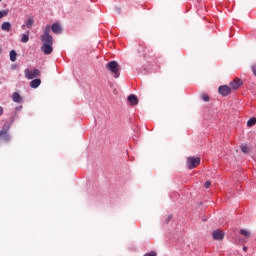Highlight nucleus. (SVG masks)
<instances>
[{
    "mask_svg": "<svg viewBox=\"0 0 256 256\" xmlns=\"http://www.w3.org/2000/svg\"><path fill=\"white\" fill-rule=\"evenodd\" d=\"M7 15H9V10L0 11V19H3V17H7Z\"/></svg>",
    "mask_w": 256,
    "mask_h": 256,
    "instance_id": "6ab92c4d",
    "label": "nucleus"
},
{
    "mask_svg": "<svg viewBox=\"0 0 256 256\" xmlns=\"http://www.w3.org/2000/svg\"><path fill=\"white\" fill-rule=\"evenodd\" d=\"M202 97H208V95L206 93L202 94Z\"/></svg>",
    "mask_w": 256,
    "mask_h": 256,
    "instance_id": "c85d7f7f",
    "label": "nucleus"
},
{
    "mask_svg": "<svg viewBox=\"0 0 256 256\" xmlns=\"http://www.w3.org/2000/svg\"><path fill=\"white\" fill-rule=\"evenodd\" d=\"M171 219H173V215H168L166 218V223H169Z\"/></svg>",
    "mask_w": 256,
    "mask_h": 256,
    "instance_id": "393cba45",
    "label": "nucleus"
},
{
    "mask_svg": "<svg viewBox=\"0 0 256 256\" xmlns=\"http://www.w3.org/2000/svg\"><path fill=\"white\" fill-rule=\"evenodd\" d=\"M143 256H156V252L152 251V252L144 254Z\"/></svg>",
    "mask_w": 256,
    "mask_h": 256,
    "instance_id": "b1692460",
    "label": "nucleus"
},
{
    "mask_svg": "<svg viewBox=\"0 0 256 256\" xmlns=\"http://www.w3.org/2000/svg\"><path fill=\"white\" fill-rule=\"evenodd\" d=\"M42 42L44 45H53V37L49 34L42 35Z\"/></svg>",
    "mask_w": 256,
    "mask_h": 256,
    "instance_id": "6e6552de",
    "label": "nucleus"
},
{
    "mask_svg": "<svg viewBox=\"0 0 256 256\" xmlns=\"http://www.w3.org/2000/svg\"><path fill=\"white\" fill-rule=\"evenodd\" d=\"M1 29L2 31H6L7 33H9V31H11V24L9 22H3L1 25Z\"/></svg>",
    "mask_w": 256,
    "mask_h": 256,
    "instance_id": "ddd939ff",
    "label": "nucleus"
},
{
    "mask_svg": "<svg viewBox=\"0 0 256 256\" xmlns=\"http://www.w3.org/2000/svg\"><path fill=\"white\" fill-rule=\"evenodd\" d=\"M3 49L0 47V54L2 53Z\"/></svg>",
    "mask_w": 256,
    "mask_h": 256,
    "instance_id": "c756f323",
    "label": "nucleus"
},
{
    "mask_svg": "<svg viewBox=\"0 0 256 256\" xmlns=\"http://www.w3.org/2000/svg\"><path fill=\"white\" fill-rule=\"evenodd\" d=\"M0 137L4 141H11V135H9L8 130H5V129L1 130Z\"/></svg>",
    "mask_w": 256,
    "mask_h": 256,
    "instance_id": "9d476101",
    "label": "nucleus"
},
{
    "mask_svg": "<svg viewBox=\"0 0 256 256\" xmlns=\"http://www.w3.org/2000/svg\"><path fill=\"white\" fill-rule=\"evenodd\" d=\"M39 85H41V79L37 78V79H34L30 82V87L32 89H37V87H39Z\"/></svg>",
    "mask_w": 256,
    "mask_h": 256,
    "instance_id": "f8f14e48",
    "label": "nucleus"
},
{
    "mask_svg": "<svg viewBox=\"0 0 256 256\" xmlns=\"http://www.w3.org/2000/svg\"><path fill=\"white\" fill-rule=\"evenodd\" d=\"M210 186H211V182L210 181H207V182L204 183L205 189H209Z\"/></svg>",
    "mask_w": 256,
    "mask_h": 256,
    "instance_id": "5701e85b",
    "label": "nucleus"
},
{
    "mask_svg": "<svg viewBox=\"0 0 256 256\" xmlns=\"http://www.w3.org/2000/svg\"><path fill=\"white\" fill-rule=\"evenodd\" d=\"M42 51L44 55H51L53 53V44H43Z\"/></svg>",
    "mask_w": 256,
    "mask_h": 256,
    "instance_id": "0eeeda50",
    "label": "nucleus"
},
{
    "mask_svg": "<svg viewBox=\"0 0 256 256\" xmlns=\"http://www.w3.org/2000/svg\"><path fill=\"white\" fill-rule=\"evenodd\" d=\"M243 250H244V251H247V247H244Z\"/></svg>",
    "mask_w": 256,
    "mask_h": 256,
    "instance_id": "2f4dec72",
    "label": "nucleus"
},
{
    "mask_svg": "<svg viewBox=\"0 0 256 256\" xmlns=\"http://www.w3.org/2000/svg\"><path fill=\"white\" fill-rule=\"evenodd\" d=\"M108 71H110L115 79L119 78V64L115 61H110L107 65H106Z\"/></svg>",
    "mask_w": 256,
    "mask_h": 256,
    "instance_id": "f257e3e1",
    "label": "nucleus"
},
{
    "mask_svg": "<svg viewBox=\"0 0 256 256\" xmlns=\"http://www.w3.org/2000/svg\"><path fill=\"white\" fill-rule=\"evenodd\" d=\"M13 102L21 103V102H23V98H21V97H13Z\"/></svg>",
    "mask_w": 256,
    "mask_h": 256,
    "instance_id": "4be33fe9",
    "label": "nucleus"
},
{
    "mask_svg": "<svg viewBox=\"0 0 256 256\" xmlns=\"http://www.w3.org/2000/svg\"><path fill=\"white\" fill-rule=\"evenodd\" d=\"M241 151H242V153H249L250 152V148L247 145H242L241 146Z\"/></svg>",
    "mask_w": 256,
    "mask_h": 256,
    "instance_id": "aec40b11",
    "label": "nucleus"
},
{
    "mask_svg": "<svg viewBox=\"0 0 256 256\" xmlns=\"http://www.w3.org/2000/svg\"><path fill=\"white\" fill-rule=\"evenodd\" d=\"M202 100H204V102H210V98L209 97H204V98H202Z\"/></svg>",
    "mask_w": 256,
    "mask_h": 256,
    "instance_id": "a878e982",
    "label": "nucleus"
},
{
    "mask_svg": "<svg viewBox=\"0 0 256 256\" xmlns=\"http://www.w3.org/2000/svg\"><path fill=\"white\" fill-rule=\"evenodd\" d=\"M52 31L53 33H56V34L61 33V25H59V23H54L52 25Z\"/></svg>",
    "mask_w": 256,
    "mask_h": 256,
    "instance_id": "4468645a",
    "label": "nucleus"
},
{
    "mask_svg": "<svg viewBox=\"0 0 256 256\" xmlns=\"http://www.w3.org/2000/svg\"><path fill=\"white\" fill-rule=\"evenodd\" d=\"M212 235L216 241H222L225 238V233L222 230H214Z\"/></svg>",
    "mask_w": 256,
    "mask_h": 256,
    "instance_id": "423d86ee",
    "label": "nucleus"
},
{
    "mask_svg": "<svg viewBox=\"0 0 256 256\" xmlns=\"http://www.w3.org/2000/svg\"><path fill=\"white\" fill-rule=\"evenodd\" d=\"M3 115V108H2V106H0V116H2Z\"/></svg>",
    "mask_w": 256,
    "mask_h": 256,
    "instance_id": "bb28decb",
    "label": "nucleus"
},
{
    "mask_svg": "<svg viewBox=\"0 0 256 256\" xmlns=\"http://www.w3.org/2000/svg\"><path fill=\"white\" fill-rule=\"evenodd\" d=\"M239 233L244 236L245 238H249L250 237V232L247 230H240Z\"/></svg>",
    "mask_w": 256,
    "mask_h": 256,
    "instance_id": "a211bd4d",
    "label": "nucleus"
},
{
    "mask_svg": "<svg viewBox=\"0 0 256 256\" xmlns=\"http://www.w3.org/2000/svg\"><path fill=\"white\" fill-rule=\"evenodd\" d=\"M51 31V26L47 25L44 29V34L43 35H49V32Z\"/></svg>",
    "mask_w": 256,
    "mask_h": 256,
    "instance_id": "412c9836",
    "label": "nucleus"
},
{
    "mask_svg": "<svg viewBox=\"0 0 256 256\" xmlns=\"http://www.w3.org/2000/svg\"><path fill=\"white\" fill-rule=\"evenodd\" d=\"M241 85H243V80L236 78L230 82V89L237 91Z\"/></svg>",
    "mask_w": 256,
    "mask_h": 256,
    "instance_id": "39448f33",
    "label": "nucleus"
},
{
    "mask_svg": "<svg viewBox=\"0 0 256 256\" xmlns=\"http://www.w3.org/2000/svg\"><path fill=\"white\" fill-rule=\"evenodd\" d=\"M231 89V87L223 85L218 88V93H220L222 97H227V95L231 94Z\"/></svg>",
    "mask_w": 256,
    "mask_h": 256,
    "instance_id": "20e7f679",
    "label": "nucleus"
},
{
    "mask_svg": "<svg viewBox=\"0 0 256 256\" xmlns=\"http://www.w3.org/2000/svg\"><path fill=\"white\" fill-rule=\"evenodd\" d=\"M34 23H35V20L33 19V17H30L25 21V24H23L21 27L22 29H31Z\"/></svg>",
    "mask_w": 256,
    "mask_h": 256,
    "instance_id": "1a4fd4ad",
    "label": "nucleus"
},
{
    "mask_svg": "<svg viewBox=\"0 0 256 256\" xmlns=\"http://www.w3.org/2000/svg\"><path fill=\"white\" fill-rule=\"evenodd\" d=\"M10 61L12 62L17 61V52L15 50L10 51Z\"/></svg>",
    "mask_w": 256,
    "mask_h": 256,
    "instance_id": "dca6fc26",
    "label": "nucleus"
},
{
    "mask_svg": "<svg viewBox=\"0 0 256 256\" xmlns=\"http://www.w3.org/2000/svg\"><path fill=\"white\" fill-rule=\"evenodd\" d=\"M3 1V0H0V2Z\"/></svg>",
    "mask_w": 256,
    "mask_h": 256,
    "instance_id": "473e14b6",
    "label": "nucleus"
},
{
    "mask_svg": "<svg viewBox=\"0 0 256 256\" xmlns=\"http://www.w3.org/2000/svg\"><path fill=\"white\" fill-rule=\"evenodd\" d=\"M29 42V31H27L25 34H22L21 37V43H28Z\"/></svg>",
    "mask_w": 256,
    "mask_h": 256,
    "instance_id": "2eb2a0df",
    "label": "nucleus"
},
{
    "mask_svg": "<svg viewBox=\"0 0 256 256\" xmlns=\"http://www.w3.org/2000/svg\"><path fill=\"white\" fill-rule=\"evenodd\" d=\"M127 102L129 104V106H135V105L139 104V99L137 97H128Z\"/></svg>",
    "mask_w": 256,
    "mask_h": 256,
    "instance_id": "9b49d317",
    "label": "nucleus"
},
{
    "mask_svg": "<svg viewBox=\"0 0 256 256\" xmlns=\"http://www.w3.org/2000/svg\"><path fill=\"white\" fill-rule=\"evenodd\" d=\"M255 125H256V118H250V120H248V122H247V126L253 127Z\"/></svg>",
    "mask_w": 256,
    "mask_h": 256,
    "instance_id": "f3484780",
    "label": "nucleus"
},
{
    "mask_svg": "<svg viewBox=\"0 0 256 256\" xmlns=\"http://www.w3.org/2000/svg\"><path fill=\"white\" fill-rule=\"evenodd\" d=\"M129 97H135V95L131 94V95H129Z\"/></svg>",
    "mask_w": 256,
    "mask_h": 256,
    "instance_id": "7c9ffc66",
    "label": "nucleus"
},
{
    "mask_svg": "<svg viewBox=\"0 0 256 256\" xmlns=\"http://www.w3.org/2000/svg\"><path fill=\"white\" fill-rule=\"evenodd\" d=\"M24 75H25L26 79H35V77H39V75H41V72L37 68L32 69V70L26 69L24 71Z\"/></svg>",
    "mask_w": 256,
    "mask_h": 256,
    "instance_id": "7ed1b4c3",
    "label": "nucleus"
},
{
    "mask_svg": "<svg viewBox=\"0 0 256 256\" xmlns=\"http://www.w3.org/2000/svg\"><path fill=\"white\" fill-rule=\"evenodd\" d=\"M200 163H201L200 158L189 157L186 160L187 168H189V170H193L197 168V166H199Z\"/></svg>",
    "mask_w": 256,
    "mask_h": 256,
    "instance_id": "f03ea898",
    "label": "nucleus"
},
{
    "mask_svg": "<svg viewBox=\"0 0 256 256\" xmlns=\"http://www.w3.org/2000/svg\"><path fill=\"white\" fill-rule=\"evenodd\" d=\"M13 97H19V93L15 92V93L13 94Z\"/></svg>",
    "mask_w": 256,
    "mask_h": 256,
    "instance_id": "cd10ccee",
    "label": "nucleus"
}]
</instances>
